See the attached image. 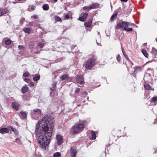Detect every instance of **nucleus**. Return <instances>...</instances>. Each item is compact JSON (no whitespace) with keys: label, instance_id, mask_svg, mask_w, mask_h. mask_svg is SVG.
<instances>
[{"label":"nucleus","instance_id":"1","mask_svg":"<svg viewBox=\"0 0 157 157\" xmlns=\"http://www.w3.org/2000/svg\"><path fill=\"white\" fill-rule=\"evenodd\" d=\"M53 124L46 117H44L36 126V133L40 147L44 150L48 148L50 142Z\"/></svg>","mask_w":157,"mask_h":157},{"label":"nucleus","instance_id":"2","mask_svg":"<svg viewBox=\"0 0 157 157\" xmlns=\"http://www.w3.org/2000/svg\"><path fill=\"white\" fill-rule=\"evenodd\" d=\"M96 59L94 57L90 58L86 61L84 66L85 70H90L95 64Z\"/></svg>","mask_w":157,"mask_h":157},{"label":"nucleus","instance_id":"3","mask_svg":"<svg viewBox=\"0 0 157 157\" xmlns=\"http://www.w3.org/2000/svg\"><path fill=\"white\" fill-rule=\"evenodd\" d=\"M32 118L34 119L37 120L40 118L41 115V112L40 109H36L31 111Z\"/></svg>","mask_w":157,"mask_h":157},{"label":"nucleus","instance_id":"4","mask_svg":"<svg viewBox=\"0 0 157 157\" xmlns=\"http://www.w3.org/2000/svg\"><path fill=\"white\" fill-rule=\"evenodd\" d=\"M134 25V24L132 23L123 21L121 22H120L118 23L116 28L118 29H120L121 28H122V29L124 30V28H126L127 27L132 26Z\"/></svg>","mask_w":157,"mask_h":157},{"label":"nucleus","instance_id":"5","mask_svg":"<svg viewBox=\"0 0 157 157\" xmlns=\"http://www.w3.org/2000/svg\"><path fill=\"white\" fill-rule=\"evenodd\" d=\"M84 128V125L82 124H79L74 126L72 129V133L75 134L81 131Z\"/></svg>","mask_w":157,"mask_h":157},{"label":"nucleus","instance_id":"6","mask_svg":"<svg viewBox=\"0 0 157 157\" xmlns=\"http://www.w3.org/2000/svg\"><path fill=\"white\" fill-rule=\"evenodd\" d=\"M98 7V4L97 3H93L91 5L87 6H84L83 7L84 10L86 11H89L91 9H94L97 8Z\"/></svg>","mask_w":157,"mask_h":157},{"label":"nucleus","instance_id":"7","mask_svg":"<svg viewBox=\"0 0 157 157\" xmlns=\"http://www.w3.org/2000/svg\"><path fill=\"white\" fill-rule=\"evenodd\" d=\"M77 152V150L75 146L71 147L70 151L71 157H76Z\"/></svg>","mask_w":157,"mask_h":157},{"label":"nucleus","instance_id":"8","mask_svg":"<svg viewBox=\"0 0 157 157\" xmlns=\"http://www.w3.org/2000/svg\"><path fill=\"white\" fill-rule=\"evenodd\" d=\"M76 80L77 82L80 84H82L84 82L83 77L82 75L77 76Z\"/></svg>","mask_w":157,"mask_h":157},{"label":"nucleus","instance_id":"9","mask_svg":"<svg viewBox=\"0 0 157 157\" xmlns=\"http://www.w3.org/2000/svg\"><path fill=\"white\" fill-rule=\"evenodd\" d=\"M12 108L17 111L19 110L20 105L16 101H14L12 103Z\"/></svg>","mask_w":157,"mask_h":157},{"label":"nucleus","instance_id":"10","mask_svg":"<svg viewBox=\"0 0 157 157\" xmlns=\"http://www.w3.org/2000/svg\"><path fill=\"white\" fill-rule=\"evenodd\" d=\"M9 129L6 128H0V133L2 134L8 133L9 132Z\"/></svg>","mask_w":157,"mask_h":157},{"label":"nucleus","instance_id":"11","mask_svg":"<svg viewBox=\"0 0 157 157\" xmlns=\"http://www.w3.org/2000/svg\"><path fill=\"white\" fill-rule=\"evenodd\" d=\"M61 78L62 80H66L68 82L70 81L71 80V78L69 77L68 75L66 74L62 75Z\"/></svg>","mask_w":157,"mask_h":157},{"label":"nucleus","instance_id":"12","mask_svg":"<svg viewBox=\"0 0 157 157\" xmlns=\"http://www.w3.org/2000/svg\"><path fill=\"white\" fill-rule=\"evenodd\" d=\"M56 139L57 140V144L58 145H60L62 143L63 138L62 136L59 135L56 136Z\"/></svg>","mask_w":157,"mask_h":157},{"label":"nucleus","instance_id":"13","mask_svg":"<svg viewBox=\"0 0 157 157\" xmlns=\"http://www.w3.org/2000/svg\"><path fill=\"white\" fill-rule=\"evenodd\" d=\"M87 13H86L83 14L82 16L80 17L78 20L82 21H84L87 18Z\"/></svg>","mask_w":157,"mask_h":157},{"label":"nucleus","instance_id":"14","mask_svg":"<svg viewBox=\"0 0 157 157\" xmlns=\"http://www.w3.org/2000/svg\"><path fill=\"white\" fill-rule=\"evenodd\" d=\"M8 11L6 9H0V16L8 13Z\"/></svg>","mask_w":157,"mask_h":157},{"label":"nucleus","instance_id":"15","mask_svg":"<svg viewBox=\"0 0 157 157\" xmlns=\"http://www.w3.org/2000/svg\"><path fill=\"white\" fill-rule=\"evenodd\" d=\"M9 129L10 130V131H13V132L14 134L16 135H17L18 134V131L16 129H15L11 126H9Z\"/></svg>","mask_w":157,"mask_h":157},{"label":"nucleus","instance_id":"16","mask_svg":"<svg viewBox=\"0 0 157 157\" xmlns=\"http://www.w3.org/2000/svg\"><path fill=\"white\" fill-rule=\"evenodd\" d=\"M92 23V20L90 19L89 21L86 22L84 23L85 26L87 27H90L91 26Z\"/></svg>","mask_w":157,"mask_h":157},{"label":"nucleus","instance_id":"17","mask_svg":"<svg viewBox=\"0 0 157 157\" xmlns=\"http://www.w3.org/2000/svg\"><path fill=\"white\" fill-rule=\"evenodd\" d=\"M28 90V87L27 86H24L21 89V92L24 94L26 93Z\"/></svg>","mask_w":157,"mask_h":157},{"label":"nucleus","instance_id":"18","mask_svg":"<svg viewBox=\"0 0 157 157\" xmlns=\"http://www.w3.org/2000/svg\"><path fill=\"white\" fill-rule=\"evenodd\" d=\"M91 134V137H90V139L93 140L95 139L96 137L95 132L93 131H92Z\"/></svg>","mask_w":157,"mask_h":157},{"label":"nucleus","instance_id":"19","mask_svg":"<svg viewBox=\"0 0 157 157\" xmlns=\"http://www.w3.org/2000/svg\"><path fill=\"white\" fill-rule=\"evenodd\" d=\"M122 51L123 52V54L125 58H126L129 61V59L128 58V56L126 54L125 52L124 51V49L123 48H122Z\"/></svg>","mask_w":157,"mask_h":157},{"label":"nucleus","instance_id":"20","mask_svg":"<svg viewBox=\"0 0 157 157\" xmlns=\"http://www.w3.org/2000/svg\"><path fill=\"white\" fill-rule=\"evenodd\" d=\"M20 114L21 115L22 118H25L26 117L27 114V113L24 112H20Z\"/></svg>","mask_w":157,"mask_h":157},{"label":"nucleus","instance_id":"21","mask_svg":"<svg viewBox=\"0 0 157 157\" xmlns=\"http://www.w3.org/2000/svg\"><path fill=\"white\" fill-rule=\"evenodd\" d=\"M49 8V6L48 4H44L43 6V9L44 10H48Z\"/></svg>","mask_w":157,"mask_h":157},{"label":"nucleus","instance_id":"22","mask_svg":"<svg viewBox=\"0 0 157 157\" xmlns=\"http://www.w3.org/2000/svg\"><path fill=\"white\" fill-rule=\"evenodd\" d=\"M142 52L145 57L147 58L148 57V55L145 50L143 49L142 50Z\"/></svg>","mask_w":157,"mask_h":157},{"label":"nucleus","instance_id":"23","mask_svg":"<svg viewBox=\"0 0 157 157\" xmlns=\"http://www.w3.org/2000/svg\"><path fill=\"white\" fill-rule=\"evenodd\" d=\"M142 70L141 68L140 67L136 66L135 68L134 72L140 71Z\"/></svg>","mask_w":157,"mask_h":157},{"label":"nucleus","instance_id":"24","mask_svg":"<svg viewBox=\"0 0 157 157\" xmlns=\"http://www.w3.org/2000/svg\"><path fill=\"white\" fill-rule=\"evenodd\" d=\"M157 101V96H155L151 98V102L155 103Z\"/></svg>","mask_w":157,"mask_h":157},{"label":"nucleus","instance_id":"25","mask_svg":"<svg viewBox=\"0 0 157 157\" xmlns=\"http://www.w3.org/2000/svg\"><path fill=\"white\" fill-rule=\"evenodd\" d=\"M23 31L26 33H30V29L29 28H26L23 29Z\"/></svg>","mask_w":157,"mask_h":157},{"label":"nucleus","instance_id":"26","mask_svg":"<svg viewBox=\"0 0 157 157\" xmlns=\"http://www.w3.org/2000/svg\"><path fill=\"white\" fill-rule=\"evenodd\" d=\"M55 20L57 21H60V22L62 21V20H61L60 18L58 16L56 15L55 16Z\"/></svg>","mask_w":157,"mask_h":157},{"label":"nucleus","instance_id":"27","mask_svg":"<svg viewBox=\"0 0 157 157\" xmlns=\"http://www.w3.org/2000/svg\"><path fill=\"white\" fill-rule=\"evenodd\" d=\"M53 155L54 157H60L61 154L59 152H57L55 153Z\"/></svg>","mask_w":157,"mask_h":157},{"label":"nucleus","instance_id":"28","mask_svg":"<svg viewBox=\"0 0 157 157\" xmlns=\"http://www.w3.org/2000/svg\"><path fill=\"white\" fill-rule=\"evenodd\" d=\"M124 30L127 32H131L132 31L133 29L131 28H128L127 27L126 28H124Z\"/></svg>","mask_w":157,"mask_h":157},{"label":"nucleus","instance_id":"29","mask_svg":"<svg viewBox=\"0 0 157 157\" xmlns=\"http://www.w3.org/2000/svg\"><path fill=\"white\" fill-rule=\"evenodd\" d=\"M11 42V41L10 40L7 39L5 41V43L7 45H10Z\"/></svg>","mask_w":157,"mask_h":157},{"label":"nucleus","instance_id":"30","mask_svg":"<svg viewBox=\"0 0 157 157\" xmlns=\"http://www.w3.org/2000/svg\"><path fill=\"white\" fill-rule=\"evenodd\" d=\"M144 88L147 90H149L150 89V86L149 84H145L144 85Z\"/></svg>","mask_w":157,"mask_h":157},{"label":"nucleus","instance_id":"31","mask_svg":"<svg viewBox=\"0 0 157 157\" xmlns=\"http://www.w3.org/2000/svg\"><path fill=\"white\" fill-rule=\"evenodd\" d=\"M40 78V76L39 75H37L35 76L33 78V80L35 81H37Z\"/></svg>","mask_w":157,"mask_h":157},{"label":"nucleus","instance_id":"32","mask_svg":"<svg viewBox=\"0 0 157 157\" xmlns=\"http://www.w3.org/2000/svg\"><path fill=\"white\" fill-rule=\"evenodd\" d=\"M29 75V73L28 72H26L23 74V76L25 77H28Z\"/></svg>","mask_w":157,"mask_h":157},{"label":"nucleus","instance_id":"33","mask_svg":"<svg viewBox=\"0 0 157 157\" xmlns=\"http://www.w3.org/2000/svg\"><path fill=\"white\" fill-rule=\"evenodd\" d=\"M24 80L25 82H26L27 83H29L30 82V80L29 78H25L24 79Z\"/></svg>","mask_w":157,"mask_h":157},{"label":"nucleus","instance_id":"34","mask_svg":"<svg viewBox=\"0 0 157 157\" xmlns=\"http://www.w3.org/2000/svg\"><path fill=\"white\" fill-rule=\"evenodd\" d=\"M38 46H39L40 48H42L44 46V44L42 43H39L38 44Z\"/></svg>","mask_w":157,"mask_h":157},{"label":"nucleus","instance_id":"35","mask_svg":"<svg viewBox=\"0 0 157 157\" xmlns=\"http://www.w3.org/2000/svg\"><path fill=\"white\" fill-rule=\"evenodd\" d=\"M117 15V14H113L111 17V20H113L114 18Z\"/></svg>","mask_w":157,"mask_h":157},{"label":"nucleus","instance_id":"36","mask_svg":"<svg viewBox=\"0 0 157 157\" xmlns=\"http://www.w3.org/2000/svg\"><path fill=\"white\" fill-rule=\"evenodd\" d=\"M152 53H157V50L154 48H153L152 50Z\"/></svg>","mask_w":157,"mask_h":157},{"label":"nucleus","instance_id":"37","mask_svg":"<svg viewBox=\"0 0 157 157\" xmlns=\"http://www.w3.org/2000/svg\"><path fill=\"white\" fill-rule=\"evenodd\" d=\"M29 86L31 87H33L34 86V84L33 82H31L29 83Z\"/></svg>","mask_w":157,"mask_h":157},{"label":"nucleus","instance_id":"38","mask_svg":"<svg viewBox=\"0 0 157 157\" xmlns=\"http://www.w3.org/2000/svg\"><path fill=\"white\" fill-rule=\"evenodd\" d=\"M117 60L118 62H120V61L121 60V56L119 55L118 54L117 55Z\"/></svg>","mask_w":157,"mask_h":157},{"label":"nucleus","instance_id":"39","mask_svg":"<svg viewBox=\"0 0 157 157\" xmlns=\"http://www.w3.org/2000/svg\"><path fill=\"white\" fill-rule=\"evenodd\" d=\"M33 43H30L29 44V46L30 48H33Z\"/></svg>","mask_w":157,"mask_h":157},{"label":"nucleus","instance_id":"40","mask_svg":"<svg viewBox=\"0 0 157 157\" xmlns=\"http://www.w3.org/2000/svg\"><path fill=\"white\" fill-rule=\"evenodd\" d=\"M31 17H33L34 19H36L38 17L35 14Z\"/></svg>","mask_w":157,"mask_h":157},{"label":"nucleus","instance_id":"41","mask_svg":"<svg viewBox=\"0 0 157 157\" xmlns=\"http://www.w3.org/2000/svg\"><path fill=\"white\" fill-rule=\"evenodd\" d=\"M18 48L19 49H22L24 48V46L22 45H19Z\"/></svg>","mask_w":157,"mask_h":157},{"label":"nucleus","instance_id":"42","mask_svg":"<svg viewBox=\"0 0 157 157\" xmlns=\"http://www.w3.org/2000/svg\"><path fill=\"white\" fill-rule=\"evenodd\" d=\"M80 89L79 88H76V90H75V92L76 93H78L80 91Z\"/></svg>","mask_w":157,"mask_h":157},{"label":"nucleus","instance_id":"43","mask_svg":"<svg viewBox=\"0 0 157 157\" xmlns=\"http://www.w3.org/2000/svg\"><path fill=\"white\" fill-rule=\"evenodd\" d=\"M25 20V18H22L20 20V23L21 24Z\"/></svg>","mask_w":157,"mask_h":157},{"label":"nucleus","instance_id":"44","mask_svg":"<svg viewBox=\"0 0 157 157\" xmlns=\"http://www.w3.org/2000/svg\"><path fill=\"white\" fill-rule=\"evenodd\" d=\"M69 15L68 14H66L65 16V18L67 19H68L69 18Z\"/></svg>","mask_w":157,"mask_h":157},{"label":"nucleus","instance_id":"45","mask_svg":"<svg viewBox=\"0 0 157 157\" xmlns=\"http://www.w3.org/2000/svg\"><path fill=\"white\" fill-rule=\"evenodd\" d=\"M35 6L33 5L31 6V9L32 10H34L35 9Z\"/></svg>","mask_w":157,"mask_h":157},{"label":"nucleus","instance_id":"46","mask_svg":"<svg viewBox=\"0 0 157 157\" xmlns=\"http://www.w3.org/2000/svg\"><path fill=\"white\" fill-rule=\"evenodd\" d=\"M121 2H127L128 1V0H121Z\"/></svg>","mask_w":157,"mask_h":157},{"label":"nucleus","instance_id":"47","mask_svg":"<svg viewBox=\"0 0 157 157\" xmlns=\"http://www.w3.org/2000/svg\"><path fill=\"white\" fill-rule=\"evenodd\" d=\"M26 0H18V1H21L22 2H24Z\"/></svg>","mask_w":157,"mask_h":157},{"label":"nucleus","instance_id":"48","mask_svg":"<svg viewBox=\"0 0 157 157\" xmlns=\"http://www.w3.org/2000/svg\"><path fill=\"white\" fill-rule=\"evenodd\" d=\"M128 10H129V13H130L131 11V9L130 8H128Z\"/></svg>","mask_w":157,"mask_h":157},{"label":"nucleus","instance_id":"49","mask_svg":"<svg viewBox=\"0 0 157 157\" xmlns=\"http://www.w3.org/2000/svg\"><path fill=\"white\" fill-rule=\"evenodd\" d=\"M84 94L85 95H87V93L86 92V91H84Z\"/></svg>","mask_w":157,"mask_h":157},{"label":"nucleus","instance_id":"50","mask_svg":"<svg viewBox=\"0 0 157 157\" xmlns=\"http://www.w3.org/2000/svg\"><path fill=\"white\" fill-rule=\"evenodd\" d=\"M154 124H157V120H155V121H154Z\"/></svg>","mask_w":157,"mask_h":157},{"label":"nucleus","instance_id":"51","mask_svg":"<svg viewBox=\"0 0 157 157\" xmlns=\"http://www.w3.org/2000/svg\"><path fill=\"white\" fill-rule=\"evenodd\" d=\"M56 87V83H55V84L53 85V87L54 88V87Z\"/></svg>","mask_w":157,"mask_h":157},{"label":"nucleus","instance_id":"52","mask_svg":"<svg viewBox=\"0 0 157 157\" xmlns=\"http://www.w3.org/2000/svg\"><path fill=\"white\" fill-rule=\"evenodd\" d=\"M18 140V138L16 139V140H15L16 142H17V140Z\"/></svg>","mask_w":157,"mask_h":157},{"label":"nucleus","instance_id":"53","mask_svg":"<svg viewBox=\"0 0 157 157\" xmlns=\"http://www.w3.org/2000/svg\"><path fill=\"white\" fill-rule=\"evenodd\" d=\"M36 54H37V53H39V52H36Z\"/></svg>","mask_w":157,"mask_h":157},{"label":"nucleus","instance_id":"54","mask_svg":"<svg viewBox=\"0 0 157 157\" xmlns=\"http://www.w3.org/2000/svg\"><path fill=\"white\" fill-rule=\"evenodd\" d=\"M55 2H56L58 0H54Z\"/></svg>","mask_w":157,"mask_h":157},{"label":"nucleus","instance_id":"55","mask_svg":"<svg viewBox=\"0 0 157 157\" xmlns=\"http://www.w3.org/2000/svg\"><path fill=\"white\" fill-rule=\"evenodd\" d=\"M156 41L157 42V38H156Z\"/></svg>","mask_w":157,"mask_h":157},{"label":"nucleus","instance_id":"56","mask_svg":"<svg viewBox=\"0 0 157 157\" xmlns=\"http://www.w3.org/2000/svg\"><path fill=\"white\" fill-rule=\"evenodd\" d=\"M99 32H98V34H99Z\"/></svg>","mask_w":157,"mask_h":157}]
</instances>
